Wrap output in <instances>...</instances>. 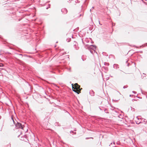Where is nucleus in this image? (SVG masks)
<instances>
[{"label": "nucleus", "instance_id": "obj_1", "mask_svg": "<svg viewBox=\"0 0 147 147\" xmlns=\"http://www.w3.org/2000/svg\"><path fill=\"white\" fill-rule=\"evenodd\" d=\"M72 90L74 92H76L78 94L80 93L81 90L82 88H80V86L77 83L72 84Z\"/></svg>", "mask_w": 147, "mask_h": 147}, {"label": "nucleus", "instance_id": "obj_4", "mask_svg": "<svg viewBox=\"0 0 147 147\" xmlns=\"http://www.w3.org/2000/svg\"><path fill=\"white\" fill-rule=\"evenodd\" d=\"M3 64L1 63H0V67L1 66H3Z\"/></svg>", "mask_w": 147, "mask_h": 147}, {"label": "nucleus", "instance_id": "obj_2", "mask_svg": "<svg viewBox=\"0 0 147 147\" xmlns=\"http://www.w3.org/2000/svg\"><path fill=\"white\" fill-rule=\"evenodd\" d=\"M16 126L17 128H21L22 129H23L24 126L22 125L21 124L19 123H17L16 124Z\"/></svg>", "mask_w": 147, "mask_h": 147}, {"label": "nucleus", "instance_id": "obj_3", "mask_svg": "<svg viewBox=\"0 0 147 147\" xmlns=\"http://www.w3.org/2000/svg\"><path fill=\"white\" fill-rule=\"evenodd\" d=\"M64 9L65 10V11H66V13H67V9H66L65 8Z\"/></svg>", "mask_w": 147, "mask_h": 147}]
</instances>
